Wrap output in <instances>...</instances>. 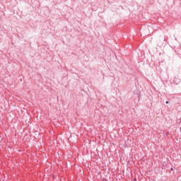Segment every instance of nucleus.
Returning a JSON list of instances; mask_svg holds the SVG:
<instances>
[{
  "label": "nucleus",
  "mask_w": 181,
  "mask_h": 181,
  "mask_svg": "<svg viewBox=\"0 0 181 181\" xmlns=\"http://www.w3.org/2000/svg\"><path fill=\"white\" fill-rule=\"evenodd\" d=\"M171 170H173V168H171Z\"/></svg>",
  "instance_id": "2"
},
{
  "label": "nucleus",
  "mask_w": 181,
  "mask_h": 181,
  "mask_svg": "<svg viewBox=\"0 0 181 181\" xmlns=\"http://www.w3.org/2000/svg\"><path fill=\"white\" fill-rule=\"evenodd\" d=\"M165 104H169V102L166 101V102H165Z\"/></svg>",
  "instance_id": "1"
}]
</instances>
